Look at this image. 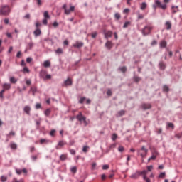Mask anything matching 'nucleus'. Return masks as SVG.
<instances>
[{"label": "nucleus", "instance_id": "f257e3e1", "mask_svg": "<svg viewBox=\"0 0 182 182\" xmlns=\"http://www.w3.org/2000/svg\"><path fill=\"white\" fill-rule=\"evenodd\" d=\"M140 176H143V179L146 182H150V179L147 178V171L144 170L142 171H136L134 174L131 175L130 178H132L133 180H136L138 178L140 177Z\"/></svg>", "mask_w": 182, "mask_h": 182}, {"label": "nucleus", "instance_id": "f03ea898", "mask_svg": "<svg viewBox=\"0 0 182 182\" xmlns=\"http://www.w3.org/2000/svg\"><path fill=\"white\" fill-rule=\"evenodd\" d=\"M11 12V9L9 8V6H1L0 8V14L1 15H9Z\"/></svg>", "mask_w": 182, "mask_h": 182}, {"label": "nucleus", "instance_id": "7ed1b4c3", "mask_svg": "<svg viewBox=\"0 0 182 182\" xmlns=\"http://www.w3.org/2000/svg\"><path fill=\"white\" fill-rule=\"evenodd\" d=\"M149 152V150L146 149V146H142L141 149L138 150V154L142 157V159H144L147 156V153Z\"/></svg>", "mask_w": 182, "mask_h": 182}, {"label": "nucleus", "instance_id": "20e7f679", "mask_svg": "<svg viewBox=\"0 0 182 182\" xmlns=\"http://www.w3.org/2000/svg\"><path fill=\"white\" fill-rule=\"evenodd\" d=\"M152 29H153V27H151L150 26H146L142 29V35H144V36H146V35H149V33L151 32Z\"/></svg>", "mask_w": 182, "mask_h": 182}, {"label": "nucleus", "instance_id": "39448f33", "mask_svg": "<svg viewBox=\"0 0 182 182\" xmlns=\"http://www.w3.org/2000/svg\"><path fill=\"white\" fill-rule=\"evenodd\" d=\"M77 119L81 123L83 122L85 126H87V122L86 121V118L83 114H82V112H80L78 115H77Z\"/></svg>", "mask_w": 182, "mask_h": 182}, {"label": "nucleus", "instance_id": "423d86ee", "mask_svg": "<svg viewBox=\"0 0 182 182\" xmlns=\"http://www.w3.org/2000/svg\"><path fill=\"white\" fill-rule=\"evenodd\" d=\"M66 8H67L66 4H64L63 6V9L65 10V15H69L71 12H73L75 11V6H70V9H68Z\"/></svg>", "mask_w": 182, "mask_h": 182}, {"label": "nucleus", "instance_id": "0eeeda50", "mask_svg": "<svg viewBox=\"0 0 182 182\" xmlns=\"http://www.w3.org/2000/svg\"><path fill=\"white\" fill-rule=\"evenodd\" d=\"M155 4L159 8H161V9H167V4H162L161 2H160L159 0H155Z\"/></svg>", "mask_w": 182, "mask_h": 182}, {"label": "nucleus", "instance_id": "6e6552de", "mask_svg": "<svg viewBox=\"0 0 182 182\" xmlns=\"http://www.w3.org/2000/svg\"><path fill=\"white\" fill-rule=\"evenodd\" d=\"M112 35H113V32H112V31H108L105 32V38L106 39H109V38H112Z\"/></svg>", "mask_w": 182, "mask_h": 182}, {"label": "nucleus", "instance_id": "1a4fd4ad", "mask_svg": "<svg viewBox=\"0 0 182 182\" xmlns=\"http://www.w3.org/2000/svg\"><path fill=\"white\" fill-rule=\"evenodd\" d=\"M64 86H72V79L68 78L64 81Z\"/></svg>", "mask_w": 182, "mask_h": 182}, {"label": "nucleus", "instance_id": "9d476101", "mask_svg": "<svg viewBox=\"0 0 182 182\" xmlns=\"http://www.w3.org/2000/svg\"><path fill=\"white\" fill-rule=\"evenodd\" d=\"M142 109H144V110H147L149 109H151V105L150 104H143L141 105Z\"/></svg>", "mask_w": 182, "mask_h": 182}, {"label": "nucleus", "instance_id": "9b49d317", "mask_svg": "<svg viewBox=\"0 0 182 182\" xmlns=\"http://www.w3.org/2000/svg\"><path fill=\"white\" fill-rule=\"evenodd\" d=\"M25 113H26V114H31V107L29 106H25L24 109H23Z\"/></svg>", "mask_w": 182, "mask_h": 182}, {"label": "nucleus", "instance_id": "f8f14e48", "mask_svg": "<svg viewBox=\"0 0 182 182\" xmlns=\"http://www.w3.org/2000/svg\"><path fill=\"white\" fill-rule=\"evenodd\" d=\"M105 48H107V49H110L111 48H113V43H112V41H107L105 43Z\"/></svg>", "mask_w": 182, "mask_h": 182}, {"label": "nucleus", "instance_id": "ddd939ff", "mask_svg": "<svg viewBox=\"0 0 182 182\" xmlns=\"http://www.w3.org/2000/svg\"><path fill=\"white\" fill-rule=\"evenodd\" d=\"M160 48H164L167 47V42L166 41H161L159 44Z\"/></svg>", "mask_w": 182, "mask_h": 182}, {"label": "nucleus", "instance_id": "4468645a", "mask_svg": "<svg viewBox=\"0 0 182 182\" xmlns=\"http://www.w3.org/2000/svg\"><path fill=\"white\" fill-rule=\"evenodd\" d=\"M82 46H83V43L82 42H76L73 44L74 48H82Z\"/></svg>", "mask_w": 182, "mask_h": 182}, {"label": "nucleus", "instance_id": "2eb2a0df", "mask_svg": "<svg viewBox=\"0 0 182 182\" xmlns=\"http://www.w3.org/2000/svg\"><path fill=\"white\" fill-rule=\"evenodd\" d=\"M146 8H147V3L146 2L141 3V6H140V9L141 11H144V9H146Z\"/></svg>", "mask_w": 182, "mask_h": 182}, {"label": "nucleus", "instance_id": "dca6fc26", "mask_svg": "<svg viewBox=\"0 0 182 182\" xmlns=\"http://www.w3.org/2000/svg\"><path fill=\"white\" fill-rule=\"evenodd\" d=\"M66 144V142L63 141H60L56 146V149H59V147H63Z\"/></svg>", "mask_w": 182, "mask_h": 182}, {"label": "nucleus", "instance_id": "f3484780", "mask_svg": "<svg viewBox=\"0 0 182 182\" xmlns=\"http://www.w3.org/2000/svg\"><path fill=\"white\" fill-rule=\"evenodd\" d=\"M35 36H41V29L39 28H36L34 32H33Z\"/></svg>", "mask_w": 182, "mask_h": 182}, {"label": "nucleus", "instance_id": "a211bd4d", "mask_svg": "<svg viewBox=\"0 0 182 182\" xmlns=\"http://www.w3.org/2000/svg\"><path fill=\"white\" fill-rule=\"evenodd\" d=\"M43 66L44 68H50V61L49 60L44 61Z\"/></svg>", "mask_w": 182, "mask_h": 182}, {"label": "nucleus", "instance_id": "6ab92c4d", "mask_svg": "<svg viewBox=\"0 0 182 182\" xmlns=\"http://www.w3.org/2000/svg\"><path fill=\"white\" fill-rule=\"evenodd\" d=\"M172 14H176V12H178V6H172Z\"/></svg>", "mask_w": 182, "mask_h": 182}, {"label": "nucleus", "instance_id": "aec40b11", "mask_svg": "<svg viewBox=\"0 0 182 182\" xmlns=\"http://www.w3.org/2000/svg\"><path fill=\"white\" fill-rule=\"evenodd\" d=\"M165 26H166V29L168 31H170V29H171V23L170 21H166Z\"/></svg>", "mask_w": 182, "mask_h": 182}, {"label": "nucleus", "instance_id": "412c9836", "mask_svg": "<svg viewBox=\"0 0 182 182\" xmlns=\"http://www.w3.org/2000/svg\"><path fill=\"white\" fill-rule=\"evenodd\" d=\"M66 159H68V155L67 154H62L60 156V160H61V161H65V160H66Z\"/></svg>", "mask_w": 182, "mask_h": 182}, {"label": "nucleus", "instance_id": "4be33fe9", "mask_svg": "<svg viewBox=\"0 0 182 182\" xmlns=\"http://www.w3.org/2000/svg\"><path fill=\"white\" fill-rule=\"evenodd\" d=\"M10 147L13 150H16V149H18V145H16V144H15V143H11L10 144Z\"/></svg>", "mask_w": 182, "mask_h": 182}, {"label": "nucleus", "instance_id": "5701e85b", "mask_svg": "<svg viewBox=\"0 0 182 182\" xmlns=\"http://www.w3.org/2000/svg\"><path fill=\"white\" fill-rule=\"evenodd\" d=\"M159 68L161 70H164L166 69V64L163 62L159 63Z\"/></svg>", "mask_w": 182, "mask_h": 182}, {"label": "nucleus", "instance_id": "b1692460", "mask_svg": "<svg viewBox=\"0 0 182 182\" xmlns=\"http://www.w3.org/2000/svg\"><path fill=\"white\" fill-rule=\"evenodd\" d=\"M70 171L75 174L77 171V168L76 166L71 167Z\"/></svg>", "mask_w": 182, "mask_h": 182}, {"label": "nucleus", "instance_id": "393cba45", "mask_svg": "<svg viewBox=\"0 0 182 182\" xmlns=\"http://www.w3.org/2000/svg\"><path fill=\"white\" fill-rule=\"evenodd\" d=\"M119 70H120L121 72H122V73H126V71L127 70V68L124 66L123 67H119Z\"/></svg>", "mask_w": 182, "mask_h": 182}, {"label": "nucleus", "instance_id": "a878e982", "mask_svg": "<svg viewBox=\"0 0 182 182\" xmlns=\"http://www.w3.org/2000/svg\"><path fill=\"white\" fill-rule=\"evenodd\" d=\"M3 87H4V89H5L6 90H9V89H11V84H4V85H3Z\"/></svg>", "mask_w": 182, "mask_h": 182}, {"label": "nucleus", "instance_id": "bb28decb", "mask_svg": "<svg viewBox=\"0 0 182 182\" xmlns=\"http://www.w3.org/2000/svg\"><path fill=\"white\" fill-rule=\"evenodd\" d=\"M55 53H57V55H61V53H63V50H62V48H58L55 50Z\"/></svg>", "mask_w": 182, "mask_h": 182}, {"label": "nucleus", "instance_id": "cd10ccee", "mask_svg": "<svg viewBox=\"0 0 182 182\" xmlns=\"http://www.w3.org/2000/svg\"><path fill=\"white\" fill-rule=\"evenodd\" d=\"M49 18H50V16H49V13L48 11H45L44 12V18L49 19Z\"/></svg>", "mask_w": 182, "mask_h": 182}, {"label": "nucleus", "instance_id": "c85d7f7f", "mask_svg": "<svg viewBox=\"0 0 182 182\" xmlns=\"http://www.w3.org/2000/svg\"><path fill=\"white\" fill-rule=\"evenodd\" d=\"M50 109H47L45 112H44V114H46V116H49V114H50Z\"/></svg>", "mask_w": 182, "mask_h": 182}, {"label": "nucleus", "instance_id": "c756f323", "mask_svg": "<svg viewBox=\"0 0 182 182\" xmlns=\"http://www.w3.org/2000/svg\"><path fill=\"white\" fill-rule=\"evenodd\" d=\"M23 73H29L30 72L29 68H28V67H24L23 69Z\"/></svg>", "mask_w": 182, "mask_h": 182}, {"label": "nucleus", "instance_id": "7c9ffc66", "mask_svg": "<svg viewBox=\"0 0 182 182\" xmlns=\"http://www.w3.org/2000/svg\"><path fill=\"white\" fill-rule=\"evenodd\" d=\"M164 177H166V173L165 172H161L159 176V178H164Z\"/></svg>", "mask_w": 182, "mask_h": 182}, {"label": "nucleus", "instance_id": "2f4dec72", "mask_svg": "<svg viewBox=\"0 0 182 182\" xmlns=\"http://www.w3.org/2000/svg\"><path fill=\"white\" fill-rule=\"evenodd\" d=\"M49 141V140L45 139H41L40 140V143L41 144H43V143H48Z\"/></svg>", "mask_w": 182, "mask_h": 182}, {"label": "nucleus", "instance_id": "473e14b6", "mask_svg": "<svg viewBox=\"0 0 182 182\" xmlns=\"http://www.w3.org/2000/svg\"><path fill=\"white\" fill-rule=\"evenodd\" d=\"M130 21H127V22H125L124 23V26H123V28H127L129 26H130Z\"/></svg>", "mask_w": 182, "mask_h": 182}, {"label": "nucleus", "instance_id": "72a5a7b5", "mask_svg": "<svg viewBox=\"0 0 182 182\" xmlns=\"http://www.w3.org/2000/svg\"><path fill=\"white\" fill-rule=\"evenodd\" d=\"M114 18H115V19H117L119 21V19H120V18H121L120 14L116 13L114 14Z\"/></svg>", "mask_w": 182, "mask_h": 182}, {"label": "nucleus", "instance_id": "f704fd0d", "mask_svg": "<svg viewBox=\"0 0 182 182\" xmlns=\"http://www.w3.org/2000/svg\"><path fill=\"white\" fill-rule=\"evenodd\" d=\"M10 82H11V83H15L16 82H18V80H16V79H15V77H10Z\"/></svg>", "mask_w": 182, "mask_h": 182}, {"label": "nucleus", "instance_id": "c9c22d12", "mask_svg": "<svg viewBox=\"0 0 182 182\" xmlns=\"http://www.w3.org/2000/svg\"><path fill=\"white\" fill-rule=\"evenodd\" d=\"M118 151H119L120 153H123V151H124V147L122 146H119Z\"/></svg>", "mask_w": 182, "mask_h": 182}, {"label": "nucleus", "instance_id": "e433bc0d", "mask_svg": "<svg viewBox=\"0 0 182 182\" xmlns=\"http://www.w3.org/2000/svg\"><path fill=\"white\" fill-rule=\"evenodd\" d=\"M152 170H153V165L147 166V173H149V171H152Z\"/></svg>", "mask_w": 182, "mask_h": 182}, {"label": "nucleus", "instance_id": "4c0bfd02", "mask_svg": "<svg viewBox=\"0 0 182 182\" xmlns=\"http://www.w3.org/2000/svg\"><path fill=\"white\" fill-rule=\"evenodd\" d=\"M167 126L171 127V129H174V124L173 123L169 122V123L167 124Z\"/></svg>", "mask_w": 182, "mask_h": 182}, {"label": "nucleus", "instance_id": "58836bf2", "mask_svg": "<svg viewBox=\"0 0 182 182\" xmlns=\"http://www.w3.org/2000/svg\"><path fill=\"white\" fill-rule=\"evenodd\" d=\"M157 157V156L156 155H152L149 159L148 161H150V160H156V158Z\"/></svg>", "mask_w": 182, "mask_h": 182}, {"label": "nucleus", "instance_id": "ea45409f", "mask_svg": "<svg viewBox=\"0 0 182 182\" xmlns=\"http://www.w3.org/2000/svg\"><path fill=\"white\" fill-rule=\"evenodd\" d=\"M1 178L2 182H5V181H6V180H8V177H6L5 176H2Z\"/></svg>", "mask_w": 182, "mask_h": 182}, {"label": "nucleus", "instance_id": "a19ab883", "mask_svg": "<svg viewBox=\"0 0 182 182\" xmlns=\"http://www.w3.org/2000/svg\"><path fill=\"white\" fill-rule=\"evenodd\" d=\"M163 90H164V92H168V90H169L168 86L164 85L163 87Z\"/></svg>", "mask_w": 182, "mask_h": 182}, {"label": "nucleus", "instance_id": "79ce46f5", "mask_svg": "<svg viewBox=\"0 0 182 182\" xmlns=\"http://www.w3.org/2000/svg\"><path fill=\"white\" fill-rule=\"evenodd\" d=\"M28 49H32L33 48V43L31 42L28 44Z\"/></svg>", "mask_w": 182, "mask_h": 182}, {"label": "nucleus", "instance_id": "37998d69", "mask_svg": "<svg viewBox=\"0 0 182 182\" xmlns=\"http://www.w3.org/2000/svg\"><path fill=\"white\" fill-rule=\"evenodd\" d=\"M85 100H86V97H81V98L80 99L79 103L82 104V103H83V102H85Z\"/></svg>", "mask_w": 182, "mask_h": 182}, {"label": "nucleus", "instance_id": "c03bdc74", "mask_svg": "<svg viewBox=\"0 0 182 182\" xmlns=\"http://www.w3.org/2000/svg\"><path fill=\"white\" fill-rule=\"evenodd\" d=\"M4 50V47H2V40H0V53Z\"/></svg>", "mask_w": 182, "mask_h": 182}, {"label": "nucleus", "instance_id": "a18cd8bd", "mask_svg": "<svg viewBox=\"0 0 182 182\" xmlns=\"http://www.w3.org/2000/svg\"><path fill=\"white\" fill-rule=\"evenodd\" d=\"M124 110H121L118 112V116H124Z\"/></svg>", "mask_w": 182, "mask_h": 182}, {"label": "nucleus", "instance_id": "49530a36", "mask_svg": "<svg viewBox=\"0 0 182 182\" xmlns=\"http://www.w3.org/2000/svg\"><path fill=\"white\" fill-rule=\"evenodd\" d=\"M116 139H117V134H113L112 136V139L114 141V140H116Z\"/></svg>", "mask_w": 182, "mask_h": 182}, {"label": "nucleus", "instance_id": "de8ad7c7", "mask_svg": "<svg viewBox=\"0 0 182 182\" xmlns=\"http://www.w3.org/2000/svg\"><path fill=\"white\" fill-rule=\"evenodd\" d=\"M176 137H177V139H181V137H182V132H181L179 134H176Z\"/></svg>", "mask_w": 182, "mask_h": 182}, {"label": "nucleus", "instance_id": "09e8293b", "mask_svg": "<svg viewBox=\"0 0 182 182\" xmlns=\"http://www.w3.org/2000/svg\"><path fill=\"white\" fill-rule=\"evenodd\" d=\"M55 133H56V130L52 129L50 132V135L55 136Z\"/></svg>", "mask_w": 182, "mask_h": 182}, {"label": "nucleus", "instance_id": "8fccbe9b", "mask_svg": "<svg viewBox=\"0 0 182 182\" xmlns=\"http://www.w3.org/2000/svg\"><path fill=\"white\" fill-rule=\"evenodd\" d=\"M96 166H97L96 162L92 163V170H95L96 169Z\"/></svg>", "mask_w": 182, "mask_h": 182}, {"label": "nucleus", "instance_id": "3c124183", "mask_svg": "<svg viewBox=\"0 0 182 182\" xmlns=\"http://www.w3.org/2000/svg\"><path fill=\"white\" fill-rule=\"evenodd\" d=\"M144 18V15L139 14H138V19H143Z\"/></svg>", "mask_w": 182, "mask_h": 182}, {"label": "nucleus", "instance_id": "603ef678", "mask_svg": "<svg viewBox=\"0 0 182 182\" xmlns=\"http://www.w3.org/2000/svg\"><path fill=\"white\" fill-rule=\"evenodd\" d=\"M16 172L18 175L22 174V170L21 169H16Z\"/></svg>", "mask_w": 182, "mask_h": 182}, {"label": "nucleus", "instance_id": "864d4df0", "mask_svg": "<svg viewBox=\"0 0 182 182\" xmlns=\"http://www.w3.org/2000/svg\"><path fill=\"white\" fill-rule=\"evenodd\" d=\"M31 18V14H27L24 16V19H30Z\"/></svg>", "mask_w": 182, "mask_h": 182}, {"label": "nucleus", "instance_id": "5fc2aeb1", "mask_svg": "<svg viewBox=\"0 0 182 182\" xmlns=\"http://www.w3.org/2000/svg\"><path fill=\"white\" fill-rule=\"evenodd\" d=\"M53 26H54V28H58V26H59V23L58 22H54L53 23Z\"/></svg>", "mask_w": 182, "mask_h": 182}, {"label": "nucleus", "instance_id": "6e6d98bb", "mask_svg": "<svg viewBox=\"0 0 182 182\" xmlns=\"http://www.w3.org/2000/svg\"><path fill=\"white\" fill-rule=\"evenodd\" d=\"M109 165H103L102 166V170H108Z\"/></svg>", "mask_w": 182, "mask_h": 182}, {"label": "nucleus", "instance_id": "4d7b16f0", "mask_svg": "<svg viewBox=\"0 0 182 182\" xmlns=\"http://www.w3.org/2000/svg\"><path fill=\"white\" fill-rule=\"evenodd\" d=\"M134 79L135 82H140V80H141L140 77H139L137 76L134 77Z\"/></svg>", "mask_w": 182, "mask_h": 182}, {"label": "nucleus", "instance_id": "13d9d810", "mask_svg": "<svg viewBox=\"0 0 182 182\" xmlns=\"http://www.w3.org/2000/svg\"><path fill=\"white\" fill-rule=\"evenodd\" d=\"M70 154L75 155L76 154V151L75 149H70Z\"/></svg>", "mask_w": 182, "mask_h": 182}, {"label": "nucleus", "instance_id": "bf43d9fd", "mask_svg": "<svg viewBox=\"0 0 182 182\" xmlns=\"http://www.w3.org/2000/svg\"><path fill=\"white\" fill-rule=\"evenodd\" d=\"M42 107V105H41V103H37L36 105V109H41Z\"/></svg>", "mask_w": 182, "mask_h": 182}, {"label": "nucleus", "instance_id": "052dcab7", "mask_svg": "<svg viewBox=\"0 0 182 182\" xmlns=\"http://www.w3.org/2000/svg\"><path fill=\"white\" fill-rule=\"evenodd\" d=\"M26 62L28 63H31V62H32V58H31V57L27 58H26Z\"/></svg>", "mask_w": 182, "mask_h": 182}, {"label": "nucleus", "instance_id": "680f3d73", "mask_svg": "<svg viewBox=\"0 0 182 182\" xmlns=\"http://www.w3.org/2000/svg\"><path fill=\"white\" fill-rule=\"evenodd\" d=\"M129 12H130V9H125L123 11L124 14H129Z\"/></svg>", "mask_w": 182, "mask_h": 182}, {"label": "nucleus", "instance_id": "e2e57ef3", "mask_svg": "<svg viewBox=\"0 0 182 182\" xmlns=\"http://www.w3.org/2000/svg\"><path fill=\"white\" fill-rule=\"evenodd\" d=\"M7 136H15V132L14 131L10 132L9 134H7Z\"/></svg>", "mask_w": 182, "mask_h": 182}, {"label": "nucleus", "instance_id": "0e129e2a", "mask_svg": "<svg viewBox=\"0 0 182 182\" xmlns=\"http://www.w3.org/2000/svg\"><path fill=\"white\" fill-rule=\"evenodd\" d=\"M96 36H97V33L94 32L92 33V38H96Z\"/></svg>", "mask_w": 182, "mask_h": 182}, {"label": "nucleus", "instance_id": "69168bd1", "mask_svg": "<svg viewBox=\"0 0 182 182\" xmlns=\"http://www.w3.org/2000/svg\"><path fill=\"white\" fill-rule=\"evenodd\" d=\"M46 79H47V80L52 79V75H50L49 74L46 75Z\"/></svg>", "mask_w": 182, "mask_h": 182}, {"label": "nucleus", "instance_id": "338daca9", "mask_svg": "<svg viewBox=\"0 0 182 182\" xmlns=\"http://www.w3.org/2000/svg\"><path fill=\"white\" fill-rule=\"evenodd\" d=\"M30 151H31V153H33V151H35V146H31V147H30Z\"/></svg>", "mask_w": 182, "mask_h": 182}, {"label": "nucleus", "instance_id": "774afa93", "mask_svg": "<svg viewBox=\"0 0 182 182\" xmlns=\"http://www.w3.org/2000/svg\"><path fill=\"white\" fill-rule=\"evenodd\" d=\"M107 95L108 96H112V90H108L107 92Z\"/></svg>", "mask_w": 182, "mask_h": 182}]
</instances>
